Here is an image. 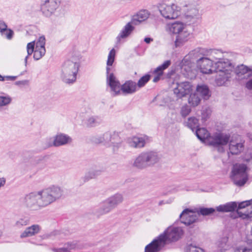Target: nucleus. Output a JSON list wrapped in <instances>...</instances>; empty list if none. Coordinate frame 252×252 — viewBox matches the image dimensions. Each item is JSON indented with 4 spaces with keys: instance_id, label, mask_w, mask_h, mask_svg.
Returning a JSON list of instances; mask_svg holds the SVG:
<instances>
[{
    "instance_id": "43",
    "label": "nucleus",
    "mask_w": 252,
    "mask_h": 252,
    "mask_svg": "<svg viewBox=\"0 0 252 252\" xmlns=\"http://www.w3.org/2000/svg\"><path fill=\"white\" fill-rule=\"evenodd\" d=\"M1 35L5 37L7 39L10 40L12 38L14 32L12 30L9 29H6L3 32H0Z\"/></svg>"
},
{
    "instance_id": "22",
    "label": "nucleus",
    "mask_w": 252,
    "mask_h": 252,
    "mask_svg": "<svg viewBox=\"0 0 252 252\" xmlns=\"http://www.w3.org/2000/svg\"><path fill=\"white\" fill-rule=\"evenodd\" d=\"M150 14V12L147 10H141L132 16L131 21L134 25H138L148 19Z\"/></svg>"
},
{
    "instance_id": "54",
    "label": "nucleus",
    "mask_w": 252,
    "mask_h": 252,
    "mask_svg": "<svg viewBox=\"0 0 252 252\" xmlns=\"http://www.w3.org/2000/svg\"><path fill=\"white\" fill-rule=\"evenodd\" d=\"M246 87L249 90H252V78L247 82Z\"/></svg>"
},
{
    "instance_id": "8",
    "label": "nucleus",
    "mask_w": 252,
    "mask_h": 252,
    "mask_svg": "<svg viewBox=\"0 0 252 252\" xmlns=\"http://www.w3.org/2000/svg\"><path fill=\"white\" fill-rule=\"evenodd\" d=\"M80 64L77 62L68 60L65 61L62 66L61 78L67 84L74 83L76 80Z\"/></svg>"
},
{
    "instance_id": "10",
    "label": "nucleus",
    "mask_w": 252,
    "mask_h": 252,
    "mask_svg": "<svg viewBox=\"0 0 252 252\" xmlns=\"http://www.w3.org/2000/svg\"><path fill=\"white\" fill-rule=\"evenodd\" d=\"M160 15L166 19H175L179 15L180 7L171 0H163L158 4Z\"/></svg>"
},
{
    "instance_id": "19",
    "label": "nucleus",
    "mask_w": 252,
    "mask_h": 252,
    "mask_svg": "<svg viewBox=\"0 0 252 252\" xmlns=\"http://www.w3.org/2000/svg\"><path fill=\"white\" fill-rule=\"evenodd\" d=\"M235 71L238 80L247 79L252 76V69L244 64L238 65Z\"/></svg>"
},
{
    "instance_id": "37",
    "label": "nucleus",
    "mask_w": 252,
    "mask_h": 252,
    "mask_svg": "<svg viewBox=\"0 0 252 252\" xmlns=\"http://www.w3.org/2000/svg\"><path fill=\"white\" fill-rule=\"evenodd\" d=\"M86 123V125L90 127L95 126L100 124L98 118L95 116H92L88 118Z\"/></svg>"
},
{
    "instance_id": "44",
    "label": "nucleus",
    "mask_w": 252,
    "mask_h": 252,
    "mask_svg": "<svg viewBox=\"0 0 252 252\" xmlns=\"http://www.w3.org/2000/svg\"><path fill=\"white\" fill-rule=\"evenodd\" d=\"M96 177L94 174L93 172L90 169L88 172H87L84 175L83 179L85 182H88L91 179H95Z\"/></svg>"
},
{
    "instance_id": "30",
    "label": "nucleus",
    "mask_w": 252,
    "mask_h": 252,
    "mask_svg": "<svg viewBox=\"0 0 252 252\" xmlns=\"http://www.w3.org/2000/svg\"><path fill=\"white\" fill-rule=\"evenodd\" d=\"M114 207L111 204H110L109 200L106 199L103 201L100 207L98 210V215H103L109 213Z\"/></svg>"
},
{
    "instance_id": "38",
    "label": "nucleus",
    "mask_w": 252,
    "mask_h": 252,
    "mask_svg": "<svg viewBox=\"0 0 252 252\" xmlns=\"http://www.w3.org/2000/svg\"><path fill=\"white\" fill-rule=\"evenodd\" d=\"M29 219L28 218H22L16 221L15 225L17 227L20 228L23 226L28 225L29 223Z\"/></svg>"
},
{
    "instance_id": "7",
    "label": "nucleus",
    "mask_w": 252,
    "mask_h": 252,
    "mask_svg": "<svg viewBox=\"0 0 252 252\" xmlns=\"http://www.w3.org/2000/svg\"><path fill=\"white\" fill-rule=\"evenodd\" d=\"M160 159L159 155L155 152H143L135 158L132 165L137 169H143L154 166L159 161Z\"/></svg>"
},
{
    "instance_id": "13",
    "label": "nucleus",
    "mask_w": 252,
    "mask_h": 252,
    "mask_svg": "<svg viewBox=\"0 0 252 252\" xmlns=\"http://www.w3.org/2000/svg\"><path fill=\"white\" fill-rule=\"evenodd\" d=\"M72 142L71 138L63 133H59L52 137L46 139V145L48 147H59L70 144Z\"/></svg>"
},
{
    "instance_id": "41",
    "label": "nucleus",
    "mask_w": 252,
    "mask_h": 252,
    "mask_svg": "<svg viewBox=\"0 0 252 252\" xmlns=\"http://www.w3.org/2000/svg\"><path fill=\"white\" fill-rule=\"evenodd\" d=\"M215 210L212 208H201L199 209L198 213L199 215L200 214L203 216H207L215 212Z\"/></svg>"
},
{
    "instance_id": "51",
    "label": "nucleus",
    "mask_w": 252,
    "mask_h": 252,
    "mask_svg": "<svg viewBox=\"0 0 252 252\" xmlns=\"http://www.w3.org/2000/svg\"><path fill=\"white\" fill-rule=\"evenodd\" d=\"M152 244H149L147 245L145 248V252H156L157 247H155V248H152Z\"/></svg>"
},
{
    "instance_id": "15",
    "label": "nucleus",
    "mask_w": 252,
    "mask_h": 252,
    "mask_svg": "<svg viewBox=\"0 0 252 252\" xmlns=\"http://www.w3.org/2000/svg\"><path fill=\"white\" fill-rule=\"evenodd\" d=\"M198 217V214L195 213L193 210L189 209H185L179 216L181 222L187 226L196 222Z\"/></svg>"
},
{
    "instance_id": "1",
    "label": "nucleus",
    "mask_w": 252,
    "mask_h": 252,
    "mask_svg": "<svg viewBox=\"0 0 252 252\" xmlns=\"http://www.w3.org/2000/svg\"><path fill=\"white\" fill-rule=\"evenodd\" d=\"M187 7L183 17L185 23L177 21L167 23L165 26L167 33L176 35L174 41L176 48L182 47L192 38V32L189 26L196 23L200 18L199 9L196 5L189 4Z\"/></svg>"
},
{
    "instance_id": "52",
    "label": "nucleus",
    "mask_w": 252,
    "mask_h": 252,
    "mask_svg": "<svg viewBox=\"0 0 252 252\" xmlns=\"http://www.w3.org/2000/svg\"><path fill=\"white\" fill-rule=\"evenodd\" d=\"M7 28V26L5 22L0 20V32H3Z\"/></svg>"
},
{
    "instance_id": "2",
    "label": "nucleus",
    "mask_w": 252,
    "mask_h": 252,
    "mask_svg": "<svg viewBox=\"0 0 252 252\" xmlns=\"http://www.w3.org/2000/svg\"><path fill=\"white\" fill-rule=\"evenodd\" d=\"M63 189L58 186H51L37 191L27 194L23 199L24 205L32 211H37L60 199Z\"/></svg>"
},
{
    "instance_id": "3",
    "label": "nucleus",
    "mask_w": 252,
    "mask_h": 252,
    "mask_svg": "<svg viewBox=\"0 0 252 252\" xmlns=\"http://www.w3.org/2000/svg\"><path fill=\"white\" fill-rule=\"evenodd\" d=\"M116 50L112 49L108 54L106 67V82L110 86L111 90L115 94H120L122 92L125 94L134 93L137 89L136 82L132 80L126 81L121 85L120 82L113 73H110V66H112L115 58Z\"/></svg>"
},
{
    "instance_id": "34",
    "label": "nucleus",
    "mask_w": 252,
    "mask_h": 252,
    "mask_svg": "<svg viewBox=\"0 0 252 252\" xmlns=\"http://www.w3.org/2000/svg\"><path fill=\"white\" fill-rule=\"evenodd\" d=\"M201 98L196 92L190 94L189 99V103L192 107L197 106L200 102Z\"/></svg>"
},
{
    "instance_id": "47",
    "label": "nucleus",
    "mask_w": 252,
    "mask_h": 252,
    "mask_svg": "<svg viewBox=\"0 0 252 252\" xmlns=\"http://www.w3.org/2000/svg\"><path fill=\"white\" fill-rule=\"evenodd\" d=\"M92 172H93L96 178L98 176L100 175L101 173L104 171V169L102 167L100 168H94L90 169Z\"/></svg>"
},
{
    "instance_id": "36",
    "label": "nucleus",
    "mask_w": 252,
    "mask_h": 252,
    "mask_svg": "<svg viewBox=\"0 0 252 252\" xmlns=\"http://www.w3.org/2000/svg\"><path fill=\"white\" fill-rule=\"evenodd\" d=\"M11 97L4 93L0 94V107L6 106L11 103Z\"/></svg>"
},
{
    "instance_id": "21",
    "label": "nucleus",
    "mask_w": 252,
    "mask_h": 252,
    "mask_svg": "<svg viewBox=\"0 0 252 252\" xmlns=\"http://www.w3.org/2000/svg\"><path fill=\"white\" fill-rule=\"evenodd\" d=\"M92 243H80L77 242H68L64 245L67 252H70L72 250H80L87 249L89 247L93 246Z\"/></svg>"
},
{
    "instance_id": "18",
    "label": "nucleus",
    "mask_w": 252,
    "mask_h": 252,
    "mask_svg": "<svg viewBox=\"0 0 252 252\" xmlns=\"http://www.w3.org/2000/svg\"><path fill=\"white\" fill-rule=\"evenodd\" d=\"M192 90V85L189 82L177 83L174 93L178 98H182L189 94Z\"/></svg>"
},
{
    "instance_id": "31",
    "label": "nucleus",
    "mask_w": 252,
    "mask_h": 252,
    "mask_svg": "<svg viewBox=\"0 0 252 252\" xmlns=\"http://www.w3.org/2000/svg\"><path fill=\"white\" fill-rule=\"evenodd\" d=\"M124 199V196L121 193H116L107 198L109 203L111 204L114 208L122 203Z\"/></svg>"
},
{
    "instance_id": "25",
    "label": "nucleus",
    "mask_w": 252,
    "mask_h": 252,
    "mask_svg": "<svg viewBox=\"0 0 252 252\" xmlns=\"http://www.w3.org/2000/svg\"><path fill=\"white\" fill-rule=\"evenodd\" d=\"M128 146L133 148H141L145 145V139L143 137L133 136L127 139Z\"/></svg>"
},
{
    "instance_id": "9",
    "label": "nucleus",
    "mask_w": 252,
    "mask_h": 252,
    "mask_svg": "<svg viewBox=\"0 0 252 252\" xmlns=\"http://www.w3.org/2000/svg\"><path fill=\"white\" fill-rule=\"evenodd\" d=\"M46 39L44 36H40L35 43V41L28 43L27 45V51L28 55L25 57V62L27 64L29 56L33 53V58L36 60L42 58L45 54L46 49L45 48Z\"/></svg>"
},
{
    "instance_id": "35",
    "label": "nucleus",
    "mask_w": 252,
    "mask_h": 252,
    "mask_svg": "<svg viewBox=\"0 0 252 252\" xmlns=\"http://www.w3.org/2000/svg\"><path fill=\"white\" fill-rule=\"evenodd\" d=\"M228 238L224 237L221 239L218 243V247L220 252H225L230 248V246L228 244Z\"/></svg>"
},
{
    "instance_id": "40",
    "label": "nucleus",
    "mask_w": 252,
    "mask_h": 252,
    "mask_svg": "<svg viewBox=\"0 0 252 252\" xmlns=\"http://www.w3.org/2000/svg\"><path fill=\"white\" fill-rule=\"evenodd\" d=\"M191 112L190 107L187 104H184L181 108L180 114L183 117H186Z\"/></svg>"
},
{
    "instance_id": "55",
    "label": "nucleus",
    "mask_w": 252,
    "mask_h": 252,
    "mask_svg": "<svg viewBox=\"0 0 252 252\" xmlns=\"http://www.w3.org/2000/svg\"><path fill=\"white\" fill-rule=\"evenodd\" d=\"M5 179L4 178H0V189L3 187L5 184Z\"/></svg>"
},
{
    "instance_id": "5",
    "label": "nucleus",
    "mask_w": 252,
    "mask_h": 252,
    "mask_svg": "<svg viewBox=\"0 0 252 252\" xmlns=\"http://www.w3.org/2000/svg\"><path fill=\"white\" fill-rule=\"evenodd\" d=\"M183 235V229L179 227H169L157 238L154 240L150 244L152 247H157L156 252H158L165 245L166 241L174 242L180 239Z\"/></svg>"
},
{
    "instance_id": "50",
    "label": "nucleus",
    "mask_w": 252,
    "mask_h": 252,
    "mask_svg": "<svg viewBox=\"0 0 252 252\" xmlns=\"http://www.w3.org/2000/svg\"><path fill=\"white\" fill-rule=\"evenodd\" d=\"M16 79V76H2L0 74V81H14Z\"/></svg>"
},
{
    "instance_id": "4",
    "label": "nucleus",
    "mask_w": 252,
    "mask_h": 252,
    "mask_svg": "<svg viewBox=\"0 0 252 252\" xmlns=\"http://www.w3.org/2000/svg\"><path fill=\"white\" fill-rule=\"evenodd\" d=\"M197 138L201 141L214 147H218L220 152L224 151L222 146L226 145L229 141V136L223 133H216L210 136L205 128H198L195 131Z\"/></svg>"
},
{
    "instance_id": "48",
    "label": "nucleus",
    "mask_w": 252,
    "mask_h": 252,
    "mask_svg": "<svg viewBox=\"0 0 252 252\" xmlns=\"http://www.w3.org/2000/svg\"><path fill=\"white\" fill-rule=\"evenodd\" d=\"M92 140L94 143L103 144L102 134L93 137Z\"/></svg>"
},
{
    "instance_id": "20",
    "label": "nucleus",
    "mask_w": 252,
    "mask_h": 252,
    "mask_svg": "<svg viewBox=\"0 0 252 252\" xmlns=\"http://www.w3.org/2000/svg\"><path fill=\"white\" fill-rule=\"evenodd\" d=\"M134 26L132 21H130L124 27L116 37L117 43H120L122 39L127 38L132 33L134 30Z\"/></svg>"
},
{
    "instance_id": "17",
    "label": "nucleus",
    "mask_w": 252,
    "mask_h": 252,
    "mask_svg": "<svg viewBox=\"0 0 252 252\" xmlns=\"http://www.w3.org/2000/svg\"><path fill=\"white\" fill-rule=\"evenodd\" d=\"M60 3L56 0H42L41 11L46 16H50L55 12Z\"/></svg>"
},
{
    "instance_id": "14",
    "label": "nucleus",
    "mask_w": 252,
    "mask_h": 252,
    "mask_svg": "<svg viewBox=\"0 0 252 252\" xmlns=\"http://www.w3.org/2000/svg\"><path fill=\"white\" fill-rule=\"evenodd\" d=\"M237 214L240 218L243 219L252 217V200L239 203Z\"/></svg>"
},
{
    "instance_id": "33",
    "label": "nucleus",
    "mask_w": 252,
    "mask_h": 252,
    "mask_svg": "<svg viewBox=\"0 0 252 252\" xmlns=\"http://www.w3.org/2000/svg\"><path fill=\"white\" fill-rule=\"evenodd\" d=\"M185 124L186 126L192 131H194V129L199 126L198 120L194 117H191L188 118Z\"/></svg>"
},
{
    "instance_id": "12",
    "label": "nucleus",
    "mask_w": 252,
    "mask_h": 252,
    "mask_svg": "<svg viewBox=\"0 0 252 252\" xmlns=\"http://www.w3.org/2000/svg\"><path fill=\"white\" fill-rule=\"evenodd\" d=\"M103 144L108 146L114 152H117L122 146L123 140L116 131H107L102 134Z\"/></svg>"
},
{
    "instance_id": "26",
    "label": "nucleus",
    "mask_w": 252,
    "mask_h": 252,
    "mask_svg": "<svg viewBox=\"0 0 252 252\" xmlns=\"http://www.w3.org/2000/svg\"><path fill=\"white\" fill-rule=\"evenodd\" d=\"M225 54L220 50L213 49L207 51L206 55L209 56L208 58L211 59L213 63H215L218 61L222 60L225 57Z\"/></svg>"
},
{
    "instance_id": "53",
    "label": "nucleus",
    "mask_w": 252,
    "mask_h": 252,
    "mask_svg": "<svg viewBox=\"0 0 252 252\" xmlns=\"http://www.w3.org/2000/svg\"><path fill=\"white\" fill-rule=\"evenodd\" d=\"M54 252H67V250L65 248V246L63 248H53L52 249Z\"/></svg>"
},
{
    "instance_id": "39",
    "label": "nucleus",
    "mask_w": 252,
    "mask_h": 252,
    "mask_svg": "<svg viewBox=\"0 0 252 252\" xmlns=\"http://www.w3.org/2000/svg\"><path fill=\"white\" fill-rule=\"evenodd\" d=\"M150 79V76L148 74L142 77L138 81L137 84V87L141 88L149 81Z\"/></svg>"
},
{
    "instance_id": "6",
    "label": "nucleus",
    "mask_w": 252,
    "mask_h": 252,
    "mask_svg": "<svg viewBox=\"0 0 252 252\" xmlns=\"http://www.w3.org/2000/svg\"><path fill=\"white\" fill-rule=\"evenodd\" d=\"M215 65L217 72L216 83L218 86L224 85L231 77L234 66L229 60L224 58L216 62Z\"/></svg>"
},
{
    "instance_id": "32",
    "label": "nucleus",
    "mask_w": 252,
    "mask_h": 252,
    "mask_svg": "<svg viewBox=\"0 0 252 252\" xmlns=\"http://www.w3.org/2000/svg\"><path fill=\"white\" fill-rule=\"evenodd\" d=\"M237 208L235 202H231L224 205H220L216 208L217 210L221 212H227L234 211Z\"/></svg>"
},
{
    "instance_id": "49",
    "label": "nucleus",
    "mask_w": 252,
    "mask_h": 252,
    "mask_svg": "<svg viewBox=\"0 0 252 252\" xmlns=\"http://www.w3.org/2000/svg\"><path fill=\"white\" fill-rule=\"evenodd\" d=\"M60 234L59 231L56 230L50 233L46 234L43 235L44 238H53L58 236Z\"/></svg>"
},
{
    "instance_id": "27",
    "label": "nucleus",
    "mask_w": 252,
    "mask_h": 252,
    "mask_svg": "<svg viewBox=\"0 0 252 252\" xmlns=\"http://www.w3.org/2000/svg\"><path fill=\"white\" fill-rule=\"evenodd\" d=\"M229 150L232 155H238L244 150V145L242 143L230 140L229 144Z\"/></svg>"
},
{
    "instance_id": "45",
    "label": "nucleus",
    "mask_w": 252,
    "mask_h": 252,
    "mask_svg": "<svg viewBox=\"0 0 252 252\" xmlns=\"http://www.w3.org/2000/svg\"><path fill=\"white\" fill-rule=\"evenodd\" d=\"M182 71H185L186 72V73H184V74L187 77L192 78L194 75V73H192V71L187 65H183L182 67Z\"/></svg>"
},
{
    "instance_id": "28",
    "label": "nucleus",
    "mask_w": 252,
    "mask_h": 252,
    "mask_svg": "<svg viewBox=\"0 0 252 252\" xmlns=\"http://www.w3.org/2000/svg\"><path fill=\"white\" fill-rule=\"evenodd\" d=\"M171 63L170 61H165L163 64L158 66L154 71V73L156 74V75L153 79V82H157L160 79V76L163 74V70L167 68L170 64Z\"/></svg>"
},
{
    "instance_id": "23",
    "label": "nucleus",
    "mask_w": 252,
    "mask_h": 252,
    "mask_svg": "<svg viewBox=\"0 0 252 252\" xmlns=\"http://www.w3.org/2000/svg\"><path fill=\"white\" fill-rule=\"evenodd\" d=\"M206 55V54L204 53V49L201 48H197L190 51L188 55H187L185 57L183 60V62L184 61L185 62L186 60L188 59L190 60V61H193L194 60H197V61L200 58H204L203 57H202V56H204Z\"/></svg>"
},
{
    "instance_id": "16",
    "label": "nucleus",
    "mask_w": 252,
    "mask_h": 252,
    "mask_svg": "<svg viewBox=\"0 0 252 252\" xmlns=\"http://www.w3.org/2000/svg\"><path fill=\"white\" fill-rule=\"evenodd\" d=\"M213 61L207 57L200 58L196 62L197 69L203 74H212L213 71Z\"/></svg>"
},
{
    "instance_id": "24",
    "label": "nucleus",
    "mask_w": 252,
    "mask_h": 252,
    "mask_svg": "<svg viewBox=\"0 0 252 252\" xmlns=\"http://www.w3.org/2000/svg\"><path fill=\"white\" fill-rule=\"evenodd\" d=\"M41 227L39 224H33L28 227L21 233L20 237L22 238L29 237L39 233Z\"/></svg>"
},
{
    "instance_id": "42",
    "label": "nucleus",
    "mask_w": 252,
    "mask_h": 252,
    "mask_svg": "<svg viewBox=\"0 0 252 252\" xmlns=\"http://www.w3.org/2000/svg\"><path fill=\"white\" fill-rule=\"evenodd\" d=\"M186 252H205L201 248L193 245H190L187 247Z\"/></svg>"
},
{
    "instance_id": "56",
    "label": "nucleus",
    "mask_w": 252,
    "mask_h": 252,
    "mask_svg": "<svg viewBox=\"0 0 252 252\" xmlns=\"http://www.w3.org/2000/svg\"><path fill=\"white\" fill-rule=\"evenodd\" d=\"M152 40H153V39L150 37H146L144 39V41L146 43H150L151 42V41H152Z\"/></svg>"
},
{
    "instance_id": "29",
    "label": "nucleus",
    "mask_w": 252,
    "mask_h": 252,
    "mask_svg": "<svg viewBox=\"0 0 252 252\" xmlns=\"http://www.w3.org/2000/svg\"><path fill=\"white\" fill-rule=\"evenodd\" d=\"M196 92L199 94L204 99H208L211 96L210 90L208 86L204 84H200L196 87Z\"/></svg>"
},
{
    "instance_id": "46",
    "label": "nucleus",
    "mask_w": 252,
    "mask_h": 252,
    "mask_svg": "<svg viewBox=\"0 0 252 252\" xmlns=\"http://www.w3.org/2000/svg\"><path fill=\"white\" fill-rule=\"evenodd\" d=\"M234 252H252V249L246 246H241L237 247Z\"/></svg>"
},
{
    "instance_id": "11",
    "label": "nucleus",
    "mask_w": 252,
    "mask_h": 252,
    "mask_svg": "<svg viewBox=\"0 0 252 252\" xmlns=\"http://www.w3.org/2000/svg\"><path fill=\"white\" fill-rule=\"evenodd\" d=\"M247 167L244 164H236L232 171V179L238 186H243L248 180Z\"/></svg>"
}]
</instances>
